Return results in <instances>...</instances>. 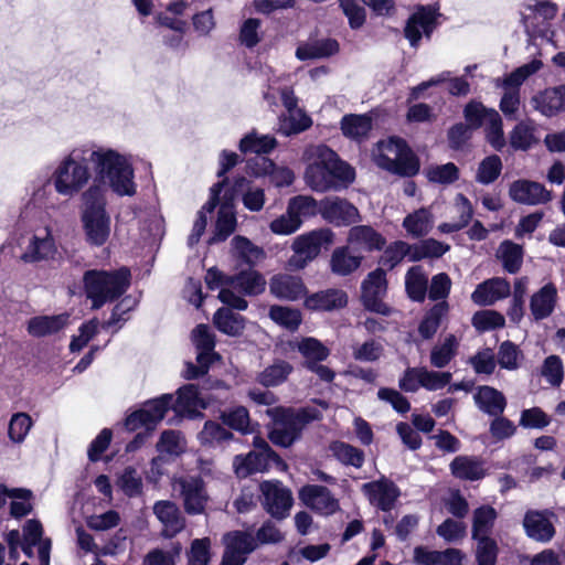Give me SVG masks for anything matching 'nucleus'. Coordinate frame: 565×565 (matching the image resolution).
I'll list each match as a JSON object with an SVG mask.
<instances>
[{
	"mask_svg": "<svg viewBox=\"0 0 565 565\" xmlns=\"http://www.w3.org/2000/svg\"><path fill=\"white\" fill-rule=\"evenodd\" d=\"M310 160L305 171V181L312 191H338L348 188L355 179L354 169L326 145L312 148Z\"/></svg>",
	"mask_w": 565,
	"mask_h": 565,
	"instance_id": "obj_1",
	"label": "nucleus"
},
{
	"mask_svg": "<svg viewBox=\"0 0 565 565\" xmlns=\"http://www.w3.org/2000/svg\"><path fill=\"white\" fill-rule=\"evenodd\" d=\"M96 175L106 181L118 196H134L137 193L131 157L116 149L93 143L90 152Z\"/></svg>",
	"mask_w": 565,
	"mask_h": 565,
	"instance_id": "obj_2",
	"label": "nucleus"
},
{
	"mask_svg": "<svg viewBox=\"0 0 565 565\" xmlns=\"http://www.w3.org/2000/svg\"><path fill=\"white\" fill-rule=\"evenodd\" d=\"M270 418L267 425L269 440L279 447L288 448L298 441L306 427L322 418V413L313 406H274L266 409Z\"/></svg>",
	"mask_w": 565,
	"mask_h": 565,
	"instance_id": "obj_3",
	"label": "nucleus"
},
{
	"mask_svg": "<svg viewBox=\"0 0 565 565\" xmlns=\"http://www.w3.org/2000/svg\"><path fill=\"white\" fill-rule=\"evenodd\" d=\"M93 143L73 148L54 169L51 181L55 191L66 198L78 194L89 182L92 172L88 167Z\"/></svg>",
	"mask_w": 565,
	"mask_h": 565,
	"instance_id": "obj_4",
	"label": "nucleus"
},
{
	"mask_svg": "<svg viewBox=\"0 0 565 565\" xmlns=\"http://www.w3.org/2000/svg\"><path fill=\"white\" fill-rule=\"evenodd\" d=\"M106 190L93 183L82 193L81 222L86 242L92 246H103L110 236L111 218L106 210Z\"/></svg>",
	"mask_w": 565,
	"mask_h": 565,
	"instance_id": "obj_5",
	"label": "nucleus"
},
{
	"mask_svg": "<svg viewBox=\"0 0 565 565\" xmlns=\"http://www.w3.org/2000/svg\"><path fill=\"white\" fill-rule=\"evenodd\" d=\"M130 277L127 267L116 270H86L83 284L87 299L92 300V309H100L105 303L121 297L130 286Z\"/></svg>",
	"mask_w": 565,
	"mask_h": 565,
	"instance_id": "obj_6",
	"label": "nucleus"
},
{
	"mask_svg": "<svg viewBox=\"0 0 565 565\" xmlns=\"http://www.w3.org/2000/svg\"><path fill=\"white\" fill-rule=\"evenodd\" d=\"M373 157L379 168L399 177H414L420 168L418 157L407 142L399 137L380 140Z\"/></svg>",
	"mask_w": 565,
	"mask_h": 565,
	"instance_id": "obj_7",
	"label": "nucleus"
},
{
	"mask_svg": "<svg viewBox=\"0 0 565 565\" xmlns=\"http://www.w3.org/2000/svg\"><path fill=\"white\" fill-rule=\"evenodd\" d=\"M334 234L330 228H318L298 236L294 244V254L288 260L292 269H302L313 260L322 248H328L333 243Z\"/></svg>",
	"mask_w": 565,
	"mask_h": 565,
	"instance_id": "obj_8",
	"label": "nucleus"
},
{
	"mask_svg": "<svg viewBox=\"0 0 565 565\" xmlns=\"http://www.w3.org/2000/svg\"><path fill=\"white\" fill-rule=\"evenodd\" d=\"M362 301L369 311L382 316H390L392 309L382 301L387 291L386 271L376 268L371 271L362 282Z\"/></svg>",
	"mask_w": 565,
	"mask_h": 565,
	"instance_id": "obj_9",
	"label": "nucleus"
},
{
	"mask_svg": "<svg viewBox=\"0 0 565 565\" xmlns=\"http://www.w3.org/2000/svg\"><path fill=\"white\" fill-rule=\"evenodd\" d=\"M57 246L47 226L36 230L29 238L20 256L25 264L50 262L55 258Z\"/></svg>",
	"mask_w": 565,
	"mask_h": 565,
	"instance_id": "obj_10",
	"label": "nucleus"
},
{
	"mask_svg": "<svg viewBox=\"0 0 565 565\" xmlns=\"http://www.w3.org/2000/svg\"><path fill=\"white\" fill-rule=\"evenodd\" d=\"M174 488L180 490L188 514L195 515L204 512L209 495L204 481L200 477L186 476L175 479Z\"/></svg>",
	"mask_w": 565,
	"mask_h": 565,
	"instance_id": "obj_11",
	"label": "nucleus"
},
{
	"mask_svg": "<svg viewBox=\"0 0 565 565\" xmlns=\"http://www.w3.org/2000/svg\"><path fill=\"white\" fill-rule=\"evenodd\" d=\"M264 509L275 519H285L292 505V495L279 481H265L260 484Z\"/></svg>",
	"mask_w": 565,
	"mask_h": 565,
	"instance_id": "obj_12",
	"label": "nucleus"
},
{
	"mask_svg": "<svg viewBox=\"0 0 565 565\" xmlns=\"http://www.w3.org/2000/svg\"><path fill=\"white\" fill-rule=\"evenodd\" d=\"M299 499L307 508L321 515H331L340 510L338 499L323 486H303L299 490Z\"/></svg>",
	"mask_w": 565,
	"mask_h": 565,
	"instance_id": "obj_13",
	"label": "nucleus"
},
{
	"mask_svg": "<svg viewBox=\"0 0 565 565\" xmlns=\"http://www.w3.org/2000/svg\"><path fill=\"white\" fill-rule=\"evenodd\" d=\"M362 492L367 497L372 505L385 512L394 508L401 495L398 487L385 477L364 483Z\"/></svg>",
	"mask_w": 565,
	"mask_h": 565,
	"instance_id": "obj_14",
	"label": "nucleus"
},
{
	"mask_svg": "<svg viewBox=\"0 0 565 565\" xmlns=\"http://www.w3.org/2000/svg\"><path fill=\"white\" fill-rule=\"evenodd\" d=\"M510 198L520 204L524 205H542L552 201L553 195L543 184L520 179L510 184Z\"/></svg>",
	"mask_w": 565,
	"mask_h": 565,
	"instance_id": "obj_15",
	"label": "nucleus"
},
{
	"mask_svg": "<svg viewBox=\"0 0 565 565\" xmlns=\"http://www.w3.org/2000/svg\"><path fill=\"white\" fill-rule=\"evenodd\" d=\"M554 513L550 510H529L523 518L525 534L535 542L547 543L555 535L552 522Z\"/></svg>",
	"mask_w": 565,
	"mask_h": 565,
	"instance_id": "obj_16",
	"label": "nucleus"
},
{
	"mask_svg": "<svg viewBox=\"0 0 565 565\" xmlns=\"http://www.w3.org/2000/svg\"><path fill=\"white\" fill-rule=\"evenodd\" d=\"M436 11L430 7H420L406 22L404 35L412 47H417L422 36L429 38L436 26Z\"/></svg>",
	"mask_w": 565,
	"mask_h": 565,
	"instance_id": "obj_17",
	"label": "nucleus"
},
{
	"mask_svg": "<svg viewBox=\"0 0 565 565\" xmlns=\"http://www.w3.org/2000/svg\"><path fill=\"white\" fill-rule=\"evenodd\" d=\"M319 213L322 217L337 226L350 225L358 221V209L344 199L327 198L320 202Z\"/></svg>",
	"mask_w": 565,
	"mask_h": 565,
	"instance_id": "obj_18",
	"label": "nucleus"
},
{
	"mask_svg": "<svg viewBox=\"0 0 565 565\" xmlns=\"http://www.w3.org/2000/svg\"><path fill=\"white\" fill-rule=\"evenodd\" d=\"M177 398L173 397V412L179 415H185L193 418L199 409H204L209 405L207 397L204 396L199 385L190 383L181 386L177 391Z\"/></svg>",
	"mask_w": 565,
	"mask_h": 565,
	"instance_id": "obj_19",
	"label": "nucleus"
},
{
	"mask_svg": "<svg viewBox=\"0 0 565 565\" xmlns=\"http://www.w3.org/2000/svg\"><path fill=\"white\" fill-rule=\"evenodd\" d=\"M279 459L275 451H250L246 456H235L233 467L238 477L245 478L252 473L267 470L271 463L277 462Z\"/></svg>",
	"mask_w": 565,
	"mask_h": 565,
	"instance_id": "obj_20",
	"label": "nucleus"
},
{
	"mask_svg": "<svg viewBox=\"0 0 565 565\" xmlns=\"http://www.w3.org/2000/svg\"><path fill=\"white\" fill-rule=\"evenodd\" d=\"M511 294L510 282L501 277L479 284L471 294V300L478 306H491Z\"/></svg>",
	"mask_w": 565,
	"mask_h": 565,
	"instance_id": "obj_21",
	"label": "nucleus"
},
{
	"mask_svg": "<svg viewBox=\"0 0 565 565\" xmlns=\"http://www.w3.org/2000/svg\"><path fill=\"white\" fill-rule=\"evenodd\" d=\"M557 303V288L553 282H547L531 296L530 310L535 321L548 318Z\"/></svg>",
	"mask_w": 565,
	"mask_h": 565,
	"instance_id": "obj_22",
	"label": "nucleus"
},
{
	"mask_svg": "<svg viewBox=\"0 0 565 565\" xmlns=\"http://www.w3.org/2000/svg\"><path fill=\"white\" fill-rule=\"evenodd\" d=\"M348 243L355 249L364 252L381 250L386 241L382 234L369 225L352 226L348 234Z\"/></svg>",
	"mask_w": 565,
	"mask_h": 565,
	"instance_id": "obj_23",
	"label": "nucleus"
},
{
	"mask_svg": "<svg viewBox=\"0 0 565 565\" xmlns=\"http://www.w3.org/2000/svg\"><path fill=\"white\" fill-rule=\"evenodd\" d=\"M534 107L546 117L565 111V85L546 88L532 99Z\"/></svg>",
	"mask_w": 565,
	"mask_h": 565,
	"instance_id": "obj_24",
	"label": "nucleus"
},
{
	"mask_svg": "<svg viewBox=\"0 0 565 565\" xmlns=\"http://www.w3.org/2000/svg\"><path fill=\"white\" fill-rule=\"evenodd\" d=\"M153 513L163 524L162 534L172 537L184 527V519L175 503L171 501H158L153 507Z\"/></svg>",
	"mask_w": 565,
	"mask_h": 565,
	"instance_id": "obj_25",
	"label": "nucleus"
},
{
	"mask_svg": "<svg viewBox=\"0 0 565 565\" xmlns=\"http://www.w3.org/2000/svg\"><path fill=\"white\" fill-rule=\"evenodd\" d=\"M226 281L228 287L243 296H257L265 290L266 286L264 276L250 268L227 277Z\"/></svg>",
	"mask_w": 565,
	"mask_h": 565,
	"instance_id": "obj_26",
	"label": "nucleus"
},
{
	"mask_svg": "<svg viewBox=\"0 0 565 565\" xmlns=\"http://www.w3.org/2000/svg\"><path fill=\"white\" fill-rule=\"evenodd\" d=\"M463 554L457 548L429 551L424 546L414 548V562L417 565H461Z\"/></svg>",
	"mask_w": 565,
	"mask_h": 565,
	"instance_id": "obj_27",
	"label": "nucleus"
},
{
	"mask_svg": "<svg viewBox=\"0 0 565 565\" xmlns=\"http://www.w3.org/2000/svg\"><path fill=\"white\" fill-rule=\"evenodd\" d=\"M473 399L477 407L489 416H500L507 407V398L503 393L488 385L479 386Z\"/></svg>",
	"mask_w": 565,
	"mask_h": 565,
	"instance_id": "obj_28",
	"label": "nucleus"
},
{
	"mask_svg": "<svg viewBox=\"0 0 565 565\" xmlns=\"http://www.w3.org/2000/svg\"><path fill=\"white\" fill-rule=\"evenodd\" d=\"M270 292L277 298L295 301L305 296L306 287L299 277L276 275L269 284Z\"/></svg>",
	"mask_w": 565,
	"mask_h": 565,
	"instance_id": "obj_29",
	"label": "nucleus"
},
{
	"mask_svg": "<svg viewBox=\"0 0 565 565\" xmlns=\"http://www.w3.org/2000/svg\"><path fill=\"white\" fill-rule=\"evenodd\" d=\"M451 475L460 480L478 481L486 476L483 461L475 456H457L450 462Z\"/></svg>",
	"mask_w": 565,
	"mask_h": 565,
	"instance_id": "obj_30",
	"label": "nucleus"
},
{
	"mask_svg": "<svg viewBox=\"0 0 565 565\" xmlns=\"http://www.w3.org/2000/svg\"><path fill=\"white\" fill-rule=\"evenodd\" d=\"M348 296L340 289H328L306 298L305 305L310 310L331 311L345 307Z\"/></svg>",
	"mask_w": 565,
	"mask_h": 565,
	"instance_id": "obj_31",
	"label": "nucleus"
},
{
	"mask_svg": "<svg viewBox=\"0 0 565 565\" xmlns=\"http://www.w3.org/2000/svg\"><path fill=\"white\" fill-rule=\"evenodd\" d=\"M173 395L162 394L159 397L149 399L140 408L143 418L146 417V429L151 430L161 422L169 409L173 411Z\"/></svg>",
	"mask_w": 565,
	"mask_h": 565,
	"instance_id": "obj_32",
	"label": "nucleus"
},
{
	"mask_svg": "<svg viewBox=\"0 0 565 565\" xmlns=\"http://www.w3.org/2000/svg\"><path fill=\"white\" fill-rule=\"evenodd\" d=\"M213 323L218 331L231 337L241 335L245 329V318L225 307L214 313Z\"/></svg>",
	"mask_w": 565,
	"mask_h": 565,
	"instance_id": "obj_33",
	"label": "nucleus"
},
{
	"mask_svg": "<svg viewBox=\"0 0 565 565\" xmlns=\"http://www.w3.org/2000/svg\"><path fill=\"white\" fill-rule=\"evenodd\" d=\"M362 259V256L353 255L349 246L338 247L332 252L330 268L335 275L348 276L361 266Z\"/></svg>",
	"mask_w": 565,
	"mask_h": 565,
	"instance_id": "obj_34",
	"label": "nucleus"
},
{
	"mask_svg": "<svg viewBox=\"0 0 565 565\" xmlns=\"http://www.w3.org/2000/svg\"><path fill=\"white\" fill-rule=\"evenodd\" d=\"M236 223L233 203L223 201L217 213L214 235L209 243L224 242L235 231Z\"/></svg>",
	"mask_w": 565,
	"mask_h": 565,
	"instance_id": "obj_35",
	"label": "nucleus"
},
{
	"mask_svg": "<svg viewBox=\"0 0 565 565\" xmlns=\"http://www.w3.org/2000/svg\"><path fill=\"white\" fill-rule=\"evenodd\" d=\"M311 125V118L302 109H294L279 116L277 131L288 137L307 130Z\"/></svg>",
	"mask_w": 565,
	"mask_h": 565,
	"instance_id": "obj_36",
	"label": "nucleus"
},
{
	"mask_svg": "<svg viewBox=\"0 0 565 565\" xmlns=\"http://www.w3.org/2000/svg\"><path fill=\"white\" fill-rule=\"evenodd\" d=\"M372 129V118L364 115H345L341 119L342 134L355 141H362L367 138L369 132Z\"/></svg>",
	"mask_w": 565,
	"mask_h": 565,
	"instance_id": "obj_37",
	"label": "nucleus"
},
{
	"mask_svg": "<svg viewBox=\"0 0 565 565\" xmlns=\"http://www.w3.org/2000/svg\"><path fill=\"white\" fill-rule=\"evenodd\" d=\"M339 43L333 39H322L299 45L296 56L300 61L329 57L338 53Z\"/></svg>",
	"mask_w": 565,
	"mask_h": 565,
	"instance_id": "obj_38",
	"label": "nucleus"
},
{
	"mask_svg": "<svg viewBox=\"0 0 565 565\" xmlns=\"http://www.w3.org/2000/svg\"><path fill=\"white\" fill-rule=\"evenodd\" d=\"M68 320L67 315L40 316L30 319L28 331L33 337H45L62 330Z\"/></svg>",
	"mask_w": 565,
	"mask_h": 565,
	"instance_id": "obj_39",
	"label": "nucleus"
},
{
	"mask_svg": "<svg viewBox=\"0 0 565 565\" xmlns=\"http://www.w3.org/2000/svg\"><path fill=\"white\" fill-rule=\"evenodd\" d=\"M448 312L449 305L447 301H439L434 305L426 312L418 326V333L420 337L425 340L431 339L436 334L443 319L448 315Z\"/></svg>",
	"mask_w": 565,
	"mask_h": 565,
	"instance_id": "obj_40",
	"label": "nucleus"
},
{
	"mask_svg": "<svg viewBox=\"0 0 565 565\" xmlns=\"http://www.w3.org/2000/svg\"><path fill=\"white\" fill-rule=\"evenodd\" d=\"M459 349V340L454 334L445 337L443 342L435 344L430 351V364L434 367L443 369L457 355Z\"/></svg>",
	"mask_w": 565,
	"mask_h": 565,
	"instance_id": "obj_41",
	"label": "nucleus"
},
{
	"mask_svg": "<svg viewBox=\"0 0 565 565\" xmlns=\"http://www.w3.org/2000/svg\"><path fill=\"white\" fill-rule=\"evenodd\" d=\"M294 367L289 362L275 360L257 375V382L265 387L278 386L287 381Z\"/></svg>",
	"mask_w": 565,
	"mask_h": 565,
	"instance_id": "obj_42",
	"label": "nucleus"
},
{
	"mask_svg": "<svg viewBox=\"0 0 565 565\" xmlns=\"http://www.w3.org/2000/svg\"><path fill=\"white\" fill-rule=\"evenodd\" d=\"M405 288L408 297L423 302L427 295L428 278L420 266H413L405 276Z\"/></svg>",
	"mask_w": 565,
	"mask_h": 565,
	"instance_id": "obj_43",
	"label": "nucleus"
},
{
	"mask_svg": "<svg viewBox=\"0 0 565 565\" xmlns=\"http://www.w3.org/2000/svg\"><path fill=\"white\" fill-rule=\"evenodd\" d=\"M497 511L491 505H481L473 511L472 518V539L489 537L494 522Z\"/></svg>",
	"mask_w": 565,
	"mask_h": 565,
	"instance_id": "obj_44",
	"label": "nucleus"
},
{
	"mask_svg": "<svg viewBox=\"0 0 565 565\" xmlns=\"http://www.w3.org/2000/svg\"><path fill=\"white\" fill-rule=\"evenodd\" d=\"M298 352L305 358L303 366L307 369L308 364L312 362H322L330 355V350L316 338H303L296 345Z\"/></svg>",
	"mask_w": 565,
	"mask_h": 565,
	"instance_id": "obj_45",
	"label": "nucleus"
},
{
	"mask_svg": "<svg viewBox=\"0 0 565 565\" xmlns=\"http://www.w3.org/2000/svg\"><path fill=\"white\" fill-rule=\"evenodd\" d=\"M277 146V140L270 135H258L255 131L249 132L239 141L242 152H253L264 156L273 151Z\"/></svg>",
	"mask_w": 565,
	"mask_h": 565,
	"instance_id": "obj_46",
	"label": "nucleus"
},
{
	"mask_svg": "<svg viewBox=\"0 0 565 565\" xmlns=\"http://www.w3.org/2000/svg\"><path fill=\"white\" fill-rule=\"evenodd\" d=\"M233 255L242 263L252 267L264 255L260 247L254 245L248 238L244 236H235L232 239Z\"/></svg>",
	"mask_w": 565,
	"mask_h": 565,
	"instance_id": "obj_47",
	"label": "nucleus"
},
{
	"mask_svg": "<svg viewBox=\"0 0 565 565\" xmlns=\"http://www.w3.org/2000/svg\"><path fill=\"white\" fill-rule=\"evenodd\" d=\"M332 455L343 465L361 468L364 462L363 450L344 441H334L330 445Z\"/></svg>",
	"mask_w": 565,
	"mask_h": 565,
	"instance_id": "obj_48",
	"label": "nucleus"
},
{
	"mask_svg": "<svg viewBox=\"0 0 565 565\" xmlns=\"http://www.w3.org/2000/svg\"><path fill=\"white\" fill-rule=\"evenodd\" d=\"M498 253L508 273L515 274L520 270L523 262V249L520 245L504 241L500 244Z\"/></svg>",
	"mask_w": 565,
	"mask_h": 565,
	"instance_id": "obj_49",
	"label": "nucleus"
},
{
	"mask_svg": "<svg viewBox=\"0 0 565 565\" xmlns=\"http://www.w3.org/2000/svg\"><path fill=\"white\" fill-rule=\"evenodd\" d=\"M192 340L199 350L198 363H203L205 359H211V353L215 347L214 334L206 324H199L192 332Z\"/></svg>",
	"mask_w": 565,
	"mask_h": 565,
	"instance_id": "obj_50",
	"label": "nucleus"
},
{
	"mask_svg": "<svg viewBox=\"0 0 565 565\" xmlns=\"http://www.w3.org/2000/svg\"><path fill=\"white\" fill-rule=\"evenodd\" d=\"M403 226L414 237L424 236L433 226L430 213L425 209L417 210L404 218Z\"/></svg>",
	"mask_w": 565,
	"mask_h": 565,
	"instance_id": "obj_51",
	"label": "nucleus"
},
{
	"mask_svg": "<svg viewBox=\"0 0 565 565\" xmlns=\"http://www.w3.org/2000/svg\"><path fill=\"white\" fill-rule=\"evenodd\" d=\"M502 171V161L499 156L491 154L486 157L478 167L476 181L480 184H491L500 175Z\"/></svg>",
	"mask_w": 565,
	"mask_h": 565,
	"instance_id": "obj_52",
	"label": "nucleus"
},
{
	"mask_svg": "<svg viewBox=\"0 0 565 565\" xmlns=\"http://www.w3.org/2000/svg\"><path fill=\"white\" fill-rule=\"evenodd\" d=\"M232 438L233 434L230 430L212 420H207L199 433V439L202 445L218 446Z\"/></svg>",
	"mask_w": 565,
	"mask_h": 565,
	"instance_id": "obj_53",
	"label": "nucleus"
},
{
	"mask_svg": "<svg viewBox=\"0 0 565 565\" xmlns=\"http://www.w3.org/2000/svg\"><path fill=\"white\" fill-rule=\"evenodd\" d=\"M269 317L277 324L289 331H296L301 323V313L297 309L284 306H271Z\"/></svg>",
	"mask_w": 565,
	"mask_h": 565,
	"instance_id": "obj_54",
	"label": "nucleus"
},
{
	"mask_svg": "<svg viewBox=\"0 0 565 565\" xmlns=\"http://www.w3.org/2000/svg\"><path fill=\"white\" fill-rule=\"evenodd\" d=\"M226 547L244 556L250 554L256 547L255 537L248 532L235 531L224 536Z\"/></svg>",
	"mask_w": 565,
	"mask_h": 565,
	"instance_id": "obj_55",
	"label": "nucleus"
},
{
	"mask_svg": "<svg viewBox=\"0 0 565 565\" xmlns=\"http://www.w3.org/2000/svg\"><path fill=\"white\" fill-rule=\"evenodd\" d=\"M287 209L298 220L315 216L319 210L317 201L310 195H297L289 200Z\"/></svg>",
	"mask_w": 565,
	"mask_h": 565,
	"instance_id": "obj_56",
	"label": "nucleus"
},
{
	"mask_svg": "<svg viewBox=\"0 0 565 565\" xmlns=\"http://www.w3.org/2000/svg\"><path fill=\"white\" fill-rule=\"evenodd\" d=\"M535 141L534 126L530 121L519 122L510 134V145L515 150H527Z\"/></svg>",
	"mask_w": 565,
	"mask_h": 565,
	"instance_id": "obj_57",
	"label": "nucleus"
},
{
	"mask_svg": "<svg viewBox=\"0 0 565 565\" xmlns=\"http://www.w3.org/2000/svg\"><path fill=\"white\" fill-rule=\"evenodd\" d=\"M486 138L487 141L498 151H500L504 145V135L502 129V119L497 110H492L487 118L486 124Z\"/></svg>",
	"mask_w": 565,
	"mask_h": 565,
	"instance_id": "obj_58",
	"label": "nucleus"
},
{
	"mask_svg": "<svg viewBox=\"0 0 565 565\" xmlns=\"http://www.w3.org/2000/svg\"><path fill=\"white\" fill-rule=\"evenodd\" d=\"M541 375L553 387H559L564 381V365L558 355H548L542 366Z\"/></svg>",
	"mask_w": 565,
	"mask_h": 565,
	"instance_id": "obj_59",
	"label": "nucleus"
},
{
	"mask_svg": "<svg viewBox=\"0 0 565 565\" xmlns=\"http://www.w3.org/2000/svg\"><path fill=\"white\" fill-rule=\"evenodd\" d=\"M221 419L228 427L238 430L243 434L249 433V414L246 407L235 406L221 414Z\"/></svg>",
	"mask_w": 565,
	"mask_h": 565,
	"instance_id": "obj_60",
	"label": "nucleus"
},
{
	"mask_svg": "<svg viewBox=\"0 0 565 565\" xmlns=\"http://www.w3.org/2000/svg\"><path fill=\"white\" fill-rule=\"evenodd\" d=\"M537 68L534 64H525L508 74L504 78H497L495 86L502 87L504 90L515 89L520 92V86L523 82L535 73Z\"/></svg>",
	"mask_w": 565,
	"mask_h": 565,
	"instance_id": "obj_61",
	"label": "nucleus"
},
{
	"mask_svg": "<svg viewBox=\"0 0 565 565\" xmlns=\"http://www.w3.org/2000/svg\"><path fill=\"white\" fill-rule=\"evenodd\" d=\"M425 174L430 182L450 184L458 180L459 170L455 163L448 162L426 169Z\"/></svg>",
	"mask_w": 565,
	"mask_h": 565,
	"instance_id": "obj_62",
	"label": "nucleus"
},
{
	"mask_svg": "<svg viewBox=\"0 0 565 565\" xmlns=\"http://www.w3.org/2000/svg\"><path fill=\"white\" fill-rule=\"evenodd\" d=\"M383 352V345L374 339L352 347V356L360 362H375L382 356Z\"/></svg>",
	"mask_w": 565,
	"mask_h": 565,
	"instance_id": "obj_63",
	"label": "nucleus"
},
{
	"mask_svg": "<svg viewBox=\"0 0 565 565\" xmlns=\"http://www.w3.org/2000/svg\"><path fill=\"white\" fill-rule=\"evenodd\" d=\"M32 419L26 413H17L12 415L8 436L13 443H22L32 427Z\"/></svg>",
	"mask_w": 565,
	"mask_h": 565,
	"instance_id": "obj_64",
	"label": "nucleus"
}]
</instances>
